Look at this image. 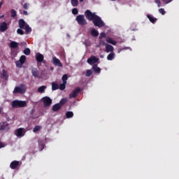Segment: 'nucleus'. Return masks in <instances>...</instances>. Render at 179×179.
I'll use <instances>...</instances> for the list:
<instances>
[{"label":"nucleus","instance_id":"nucleus-1","mask_svg":"<svg viewBox=\"0 0 179 179\" xmlns=\"http://www.w3.org/2000/svg\"><path fill=\"white\" fill-rule=\"evenodd\" d=\"M85 15L87 20L93 22L94 26H96V27H104L106 26L104 22L101 20V17L96 15V13H92L90 10H86Z\"/></svg>","mask_w":179,"mask_h":179},{"label":"nucleus","instance_id":"nucleus-2","mask_svg":"<svg viewBox=\"0 0 179 179\" xmlns=\"http://www.w3.org/2000/svg\"><path fill=\"white\" fill-rule=\"evenodd\" d=\"M11 106L13 108H21L27 106L26 101L14 100L12 101Z\"/></svg>","mask_w":179,"mask_h":179},{"label":"nucleus","instance_id":"nucleus-3","mask_svg":"<svg viewBox=\"0 0 179 179\" xmlns=\"http://www.w3.org/2000/svg\"><path fill=\"white\" fill-rule=\"evenodd\" d=\"M26 90H27V88L26 87L24 84H21L19 87H15L13 93L15 94L17 93H20V94H24V93H26Z\"/></svg>","mask_w":179,"mask_h":179},{"label":"nucleus","instance_id":"nucleus-4","mask_svg":"<svg viewBox=\"0 0 179 179\" xmlns=\"http://www.w3.org/2000/svg\"><path fill=\"white\" fill-rule=\"evenodd\" d=\"M76 20L80 26H86V24H87V21H86V19H85V15H78Z\"/></svg>","mask_w":179,"mask_h":179},{"label":"nucleus","instance_id":"nucleus-5","mask_svg":"<svg viewBox=\"0 0 179 179\" xmlns=\"http://www.w3.org/2000/svg\"><path fill=\"white\" fill-rule=\"evenodd\" d=\"M44 107H50L52 104V99L48 96H44L42 99Z\"/></svg>","mask_w":179,"mask_h":179},{"label":"nucleus","instance_id":"nucleus-6","mask_svg":"<svg viewBox=\"0 0 179 179\" xmlns=\"http://www.w3.org/2000/svg\"><path fill=\"white\" fill-rule=\"evenodd\" d=\"M82 92V90L80 87L76 88L70 94L69 98L70 99H76L78 96L79 95V93Z\"/></svg>","mask_w":179,"mask_h":179},{"label":"nucleus","instance_id":"nucleus-7","mask_svg":"<svg viewBox=\"0 0 179 179\" xmlns=\"http://www.w3.org/2000/svg\"><path fill=\"white\" fill-rule=\"evenodd\" d=\"M87 62L90 65H94V64H97V62H99V58L96 57V56H91L87 59Z\"/></svg>","mask_w":179,"mask_h":179},{"label":"nucleus","instance_id":"nucleus-8","mask_svg":"<svg viewBox=\"0 0 179 179\" xmlns=\"http://www.w3.org/2000/svg\"><path fill=\"white\" fill-rule=\"evenodd\" d=\"M24 62H26V56L22 55L20 57V60L16 62L17 68H21L22 65H23V64H24Z\"/></svg>","mask_w":179,"mask_h":179},{"label":"nucleus","instance_id":"nucleus-9","mask_svg":"<svg viewBox=\"0 0 179 179\" xmlns=\"http://www.w3.org/2000/svg\"><path fill=\"white\" fill-rule=\"evenodd\" d=\"M36 59L37 64H41V62H43V64H45V60H44V55H43L41 53H37L36 55Z\"/></svg>","mask_w":179,"mask_h":179},{"label":"nucleus","instance_id":"nucleus-10","mask_svg":"<svg viewBox=\"0 0 179 179\" xmlns=\"http://www.w3.org/2000/svg\"><path fill=\"white\" fill-rule=\"evenodd\" d=\"M9 129V124L6 122L0 123V131H8Z\"/></svg>","mask_w":179,"mask_h":179},{"label":"nucleus","instance_id":"nucleus-11","mask_svg":"<svg viewBox=\"0 0 179 179\" xmlns=\"http://www.w3.org/2000/svg\"><path fill=\"white\" fill-rule=\"evenodd\" d=\"M15 135L17 138H22L24 136V133L23 132V128H19L15 130Z\"/></svg>","mask_w":179,"mask_h":179},{"label":"nucleus","instance_id":"nucleus-12","mask_svg":"<svg viewBox=\"0 0 179 179\" xmlns=\"http://www.w3.org/2000/svg\"><path fill=\"white\" fill-rule=\"evenodd\" d=\"M7 29H8V24L5 22H1L0 24V31L3 33L4 31H6Z\"/></svg>","mask_w":179,"mask_h":179},{"label":"nucleus","instance_id":"nucleus-13","mask_svg":"<svg viewBox=\"0 0 179 179\" xmlns=\"http://www.w3.org/2000/svg\"><path fill=\"white\" fill-rule=\"evenodd\" d=\"M10 167L12 170H16L19 167V161H13L10 164Z\"/></svg>","mask_w":179,"mask_h":179},{"label":"nucleus","instance_id":"nucleus-14","mask_svg":"<svg viewBox=\"0 0 179 179\" xmlns=\"http://www.w3.org/2000/svg\"><path fill=\"white\" fill-rule=\"evenodd\" d=\"M52 60H53L54 65H55L56 66H59L60 68H62V63H61V61L59 60L58 58L54 57L52 58Z\"/></svg>","mask_w":179,"mask_h":179},{"label":"nucleus","instance_id":"nucleus-15","mask_svg":"<svg viewBox=\"0 0 179 179\" xmlns=\"http://www.w3.org/2000/svg\"><path fill=\"white\" fill-rule=\"evenodd\" d=\"M1 78L4 79V80H8V79H9V76L8 75V71H6V70L5 69L2 70Z\"/></svg>","mask_w":179,"mask_h":179},{"label":"nucleus","instance_id":"nucleus-16","mask_svg":"<svg viewBox=\"0 0 179 179\" xmlns=\"http://www.w3.org/2000/svg\"><path fill=\"white\" fill-rule=\"evenodd\" d=\"M18 24L20 29H24L25 26H27V24H26V22H24V20L23 19L19 20Z\"/></svg>","mask_w":179,"mask_h":179},{"label":"nucleus","instance_id":"nucleus-17","mask_svg":"<svg viewBox=\"0 0 179 179\" xmlns=\"http://www.w3.org/2000/svg\"><path fill=\"white\" fill-rule=\"evenodd\" d=\"M31 73L34 78H38V76L40 75V72L36 68H34L31 69Z\"/></svg>","mask_w":179,"mask_h":179},{"label":"nucleus","instance_id":"nucleus-18","mask_svg":"<svg viewBox=\"0 0 179 179\" xmlns=\"http://www.w3.org/2000/svg\"><path fill=\"white\" fill-rule=\"evenodd\" d=\"M92 70L95 73H100L101 72V69L100 67L97 66V64H94L92 66Z\"/></svg>","mask_w":179,"mask_h":179},{"label":"nucleus","instance_id":"nucleus-19","mask_svg":"<svg viewBox=\"0 0 179 179\" xmlns=\"http://www.w3.org/2000/svg\"><path fill=\"white\" fill-rule=\"evenodd\" d=\"M106 52H113L114 51V47L110 44H106Z\"/></svg>","mask_w":179,"mask_h":179},{"label":"nucleus","instance_id":"nucleus-20","mask_svg":"<svg viewBox=\"0 0 179 179\" xmlns=\"http://www.w3.org/2000/svg\"><path fill=\"white\" fill-rule=\"evenodd\" d=\"M62 108V106H61L60 104L59 103H56L52 106V111L54 112H57V111H59V110H61V108Z\"/></svg>","mask_w":179,"mask_h":179},{"label":"nucleus","instance_id":"nucleus-21","mask_svg":"<svg viewBox=\"0 0 179 179\" xmlns=\"http://www.w3.org/2000/svg\"><path fill=\"white\" fill-rule=\"evenodd\" d=\"M106 43H108L109 44H112V45H117V41H114L111 38H107Z\"/></svg>","mask_w":179,"mask_h":179},{"label":"nucleus","instance_id":"nucleus-22","mask_svg":"<svg viewBox=\"0 0 179 179\" xmlns=\"http://www.w3.org/2000/svg\"><path fill=\"white\" fill-rule=\"evenodd\" d=\"M148 19H149L150 22H151V23H156V22L157 21V18H155L153 16L150 15H147Z\"/></svg>","mask_w":179,"mask_h":179},{"label":"nucleus","instance_id":"nucleus-23","mask_svg":"<svg viewBox=\"0 0 179 179\" xmlns=\"http://www.w3.org/2000/svg\"><path fill=\"white\" fill-rule=\"evenodd\" d=\"M91 35L92 37H98L99 36V31L96 30V29H92Z\"/></svg>","mask_w":179,"mask_h":179},{"label":"nucleus","instance_id":"nucleus-24","mask_svg":"<svg viewBox=\"0 0 179 179\" xmlns=\"http://www.w3.org/2000/svg\"><path fill=\"white\" fill-rule=\"evenodd\" d=\"M10 48H17V47H19V43H17L16 41H11L10 43Z\"/></svg>","mask_w":179,"mask_h":179},{"label":"nucleus","instance_id":"nucleus-25","mask_svg":"<svg viewBox=\"0 0 179 179\" xmlns=\"http://www.w3.org/2000/svg\"><path fill=\"white\" fill-rule=\"evenodd\" d=\"M114 58H115V53H114V52L110 53L107 56V60L108 61H113V59H114Z\"/></svg>","mask_w":179,"mask_h":179},{"label":"nucleus","instance_id":"nucleus-26","mask_svg":"<svg viewBox=\"0 0 179 179\" xmlns=\"http://www.w3.org/2000/svg\"><path fill=\"white\" fill-rule=\"evenodd\" d=\"M38 143L41 150H43V149H44V147L45 146V145L44 144V141L38 140Z\"/></svg>","mask_w":179,"mask_h":179},{"label":"nucleus","instance_id":"nucleus-27","mask_svg":"<svg viewBox=\"0 0 179 179\" xmlns=\"http://www.w3.org/2000/svg\"><path fill=\"white\" fill-rule=\"evenodd\" d=\"M59 89V86L58 84L55 83H52V90H58Z\"/></svg>","mask_w":179,"mask_h":179},{"label":"nucleus","instance_id":"nucleus-28","mask_svg":"<svg viewBox=\"0 0 179 179\" xmlns=\"http://www.w3.org/2000/svg\"><path fill=\"white\" fill-rule=\"evenodd\" d=\"M46 88H47V87H45L44 85L39 87L38 88V93H44Z\"/></svg>","mask_w":179,"mask_h":179},{"label":"nucleus","instance_id":"nucleus-29","mask_svg":"<svg viewBox=\"0 0 179 179\" xmlns=\"http://www.w3.org/2000/svg\"><path fill=\"white\" fill-rule=\"evenodd\" d=\"M67 102H68V99H62L58 104H59L61 107H62V106L66 104Z\"/></svg>","mask_w":179,"mask_h":179},{"label":"nucleus","instance_id":"nucleus-30","mask_svg":"<svg viewBox=\"0 0 179 179\" xmlns=\"http://www.w3.org/2000/svg\"><path fill=\"white\" fill-rule=\"evenodd\" d=\"M24 29L26 31L27 34H29V33H31V27H30L29 24H27Z\"/></svg>","mask_w":179,"mask_h":179},{"label":"nucleus","instance_id":"nucleus-31","mask_svg":"<svg viewBox=\"0 0 179 179\" xmlns=\"http://www.w3.org/2000/svg\"><path fill=\"white\" fill-rule=\"evenodd\" d=\"M66 118H72V117H73V112H72V111L66 112Z\"/></svg>","mask_w":179,"mask_h":179},{"label":"nucleus","instance_id":"nucleus-32","mask_svg":"<svg viewBox=\"0 0 179 179\" xmlns=\"http://www.w3.org/2000/svg\"><path fill=\"white\" fill-rule=\"evenodd\" d=\"M72 6H78L79 5V1L78 0H71Z\"/></svg>","mask_w":179,"mask_h":179},{"label":"nucleus","instance_id":"nucleus-33","mask_svg":"<svg viewBox=\"0 0 179 179\" xmlns=\"http://www.w3.org/2000/svg\"><path fill=\"white\" fill-rule=\"evenodd\" d=\"M31 52V51L30 50L29 48H27L24 50L23 51V53L25 55H30V53Z\"/></svg>","mask_w":179,"mask_h":179},{"label":"nucleus","instance_id":"nucleus-34","mask_svg":"<svg viewBox=\"0 0 179 179\" xmlns=\"http://www.w3.org/2000/svg\"><path fill=\"white\" fill-rule=\"evenodd\" d=\"M62 80L63 83L66 84V80H68V75H66V74L63 75V76L62 78Z\"/></svg>","mask_w":179,"mask_h":179},{"label":"nucleus","instance_id":"nucleus-35","mask_svg":"<svg viewBox=\"0 0 179 179\" xmlns=\"http://www.w3.org/2000/svg\"><path fill=\"white\" fill-rule=\"evenodd\" d=\"M10 13H11V17H16V15H17L15 9H12L10 10Z\"/></svg>","mask_w":179,"mask_h":179},{"label":"nucleus","instance_id":"nucleus-36","mask_svg":"<svg viewBox=\"0 0 179 179\" xmlns=\"http://www.w3.org/2000/svg\"><path fill=\"white\" fill-rule=\"evenodd\" d=\"M40 129H41V126H36L33 129V132H38Z\"/></svg>","mask_w":179,"mask_h":179},{"label":"nucleus","instance_id":"nucleus-37","mask_svg":"<svg viewBox=\"0 0 179 179\" xmlns=\"http://www.w3.org/2000/svg\"><path fill=\"white\" fill-rule=\"evenodd\" d=\"M22 29H21V28L18 29L17 30V34H20V36H23V34H24V31Z\"/></svg>","mask_w":179,"mask_h":179},{"label":"nucleus","instance_id":"nucleus-38","mask_svg":"<svg viewBox=\"0 0 179 179\" xmlns=\"http://www.w3.org/2000/svg\"><path fill=\"white\" fill-rule=\"evenodd\" d=\"M93 74V71L92 70H87L86 76L89 78L90 76H92Z\"/></svg>","mask_w":179,"mask_h":179},{"label":"nucleus","instance_id":"nucleus-39","mask_svg":"<svg viewBox=\"0 0 179 179\" xmlns=\"http://www.w3.org/2000/svg\"><path fill=\"white\" fill-rule=\"evenodd\" d=\"M107 37V35L104 32H101L99 36V40H101V38H106Z\"/></svg>","mask_w":179,"mask_h":179},{"label":"nucleus","instance_id":"nucleus-40","mask_svg":"<svg viewBox=\"0 0 179 179\" xmlns=\"http://www.w3.org/2000/svg\"><path fill=\"white\" fill-rule=\"evenodd\" d=\"M66 85V83H63L62 84L59 85V89L60 90H65V86Z\"/></svg>","mask_w":179,"mask_h":179},{"label":"nucleus","instance_id":"nucleus-41","mask_svg":"<svg viewBox=\"0 0 179 179\" xmlns=\"http://www.w3.org/2000/svg\"><path fill=\"white\" fill-rule=\"evenodd\" d=\"M72 13H73V15H78V13H79L78 8H73Z\"/></svg>","mask_w":179,"mask_h":179},{"label":"nucleus","instance_id":"nucleus-42","mask_svg":"<svg viewBox=\"0 0 179 179\" xmlns=\"http://www.w3.org/2000/svg\"><path fill=\"white\" fill-rule=\"evenodd\" d=\"M159 13H161V15H166V11L164 10V8H159Z\"/></svg>","mask_w":179,"mask_h":179},{"label":"nucleus","instance_id":"nucleus-43","mask_svg":"<svg viewBox=\"0 0 179 179\" xmlns=\"http://www.w3.org/2000/svg\"><path fill=\"white\" fill-rule=\"evenodd\" d=\"M30 4H29V3H25L24 5H23V8L24 9H29V6Z\"/></svg>","mask_w":179,"mask_h":179},{"label":"nucleus","instance_id":"nucleus-44","mask_svg":"<svg viewBox=\"0 0 179 179\" xmlns=\"http://www.w3.org/2000/svg\"><path fill=\"white\" fill-rule=\"evenodd\" d=\"M155 3H157L158 8H160L161 2L160 0H155Z\"/></svg>","mask_w":179,"mask_h":179},{"label":"nucleus","instance_id":"nucleus-45","mask_svg":"<svg viewBox=\"0 0 179 179\" xmlns=\"http://www.w3.org/2000/svg\"><path fill=\"white\" fill-rule=\"evenodd\" d=\"M2 148H5V145H3V143L0 141V149H2Z\"/></svg>","mask_w":179,"mask_h":179},{"label":"nucleus","instance_id":"nucleus-46","mask_svg":"<svg viewBox=\"0 0 179 179\" xmlns=\"http://www.w3.org/2000/svg\"><path fill=\"white\" fill-rule=\"evenodd\" d=\"M23 14L25 15V16H27V15H29V13H27V11L26 10H24Z\"/></svg>","mask_w":179,"mask_h":179},{"label":"nucleus","instance_id":"nucleus-47","mask_svg":"<svg viewBox=\"0 0 179 179\" xmlns=\"http://www.w3.org/2000/svg\"><path fill=\"white\" fill-rule=\"evenodd\" d=\"M3 17H5V15H2L0 16V19H2V18H3Z\"/></svg>","mask_w":179,"mask_h":179},{"label":"nucleus","instance_id":"nucleus-48","mask_svg":"<svg viewBox=\"0 0 179 179\" xmlns=\"http://www.w3.org/2000/svg\"><path fill=\"white\" fill-rule=\"evenodd\" d=\"M122 50H124V49H119L118 52H121V51H122Z\"/></svg>","mask_w":179,"mask_h":179},{"label":"nucleus","instance_id":"nucleus-49","mask_svg":"<svg viewBox=\"0 0 179 179\" xmlns=\"http://www.w3.org/2000/svg\"><path fill=\"white\" fill-rule=\"evenodd\" d=\"M1 6H2V3H0V9H1Z\"/></svg>","mask_w":179,"mask_h":179},{"label":"nucleus","instance_id":"nucleus-50","mask_svg":"<svg viewBox=\"0 0 179 179\" xmlns=\"http://www.w3.org/2000/svg\"><path fill=\"white\" fill-rule=\"evenodd\" d=\"M2 113V108H0V114Z\"/></svg>","mask_w":179,"mask_h":179},{"label":"nucleus","instance_id":"nucleus-51","mask_svg":"<svg viewBox=\"0 0 179 179\" xmlns=\"http://www.w3.org/2000/svg\"><path fill=\"white\" fill-rule=\"evenodd\" d=\"M85 0H79L80 2H83Z\"/></svg>","mask_w":179,"mask_h":179},{"label":"nucleus","instance_id":"nucleus-52","mask_svg":"<svg viewBox=\"0 0 179 179\" xmlns=\"http://www.w3.org/2000/svg\"><path fill=\"white\" fill-rule=\"evenodd\" d=\"M50 69L52 70V69H53V68H51Z\"/></svg>","mask_w":179,"mask_h":179},{"label":"nucleus","instance_id":"nucleus-53","mask_svg":"<svg viewBox=\"0 0 179 179\" xmlns=\"http://www.w3.org/2000/svg\"><path fill=\"white\" fill-rule=\"evenodd\" d=\"M110 1H115V0H110Z\"/></svg>","mask_w":179,"mask_h":179}]
</instances>
